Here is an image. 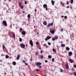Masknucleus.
I'll return each mask as SVG.
<instances>
[{
    "label": "nucleus",
    "mask_w": 76,
    "mask_h": 76,
    "mask_svg": "<svg viewBox=\"0 0 76 76\" xmlns=\"http://www.w3.org/2000/svg\"><path fill=\"white\" fill-rule=\"evenodd\" d=\"M36 44L37 45H38V44H39V43H38V42H37L36 43Z\"/></svg>",
    "instance_id": "nucleus-39"
},
{
    "label": "nucleus",
    "mask_w": 76,
    "mask_h": 76,
    "mask_svg": "<svg viewBox=\"0 0 76 76\" xmlns=\"http://www.w3.org/2000/svg\"><path fill=\"white\" fill-rule=\"evenodd\" d=\"M50 38H51V37H50L49 36H48L47 38L45 39V41H47L48 39H50Z\"/></svg>",
    "instance_id": "nucleus-4"
},
{
    "label": "nucleus",
    "mask_w": 76,
    "mask_h": 76,
    "mask_svg": "<svg viewBox=\"0 0 76 76\" xmlns=\"http://www.w3.org/2000/svg\"><path fill=\"white\" fill-rule=\"evenodd\" d=\"M53 25V23H52L51 24L49 23L48 25H47V27L48 28L50 27V26H52Z\"/></svg>",
    "instance_id": "nucleus-6"
},
{
    "label": "nucleus",
    "mask_w": 76,
    "mask_h": 76,
    "mask_svg": "<svg viewBox=\"0 0 76 76\" xmlns=\"http://www.w3.org/2000/svg\"><path fill=\"white\" fill-rule=\"evenodd\" d=\"M24 3H25V4H27V2H26V1H25Z\"/></svg>",
    "instance_id": "nucleus-42"
},
{
    "label": "nucleus",
    "mask_w": 76,
    "mask_h": 76,
    "mask_svg": "<svg viewBox=\"0 0 76 76\" xmlns=\"http://www.w3.org/2000/svg\"><path fill=\"white\" fill-rule=\"evenodd\" d=\"M74 75H75V76H76V72H74Z\"/></svg>",
    "instance_id": "nucleus-30"
},
{
    "label": "nucleus",
    "mask_w": 76,
    "mask_h": 76,
    "mask_svg": "<svg viewBox=\"0 0 76 76\" xmlns=\"http://www.w3.org/2000/svg\"><path fill=\"white\" fill-rule=\"evenodd\" d=\"M60 71H61V72H63V70H62V69H61Z\"/></svg>",
    "instance_id": "nucleus-44"
},
{
    "label": "nucleus",
    "mask_w": 76,
    "mask_h": 76,
    "mask_svg": "<svg viewBox=\"0 0 76 76\" xmlns=\"http://www.w3.org/2000/svg\"><path fill=\"white\" fill-rule=\"evenodd\" d=\"M61 31H62V32H63V29H61Z\"/></svg>",
    "instance_id": "nucleus-51"
},
{
    "label": "nucleus",
    "mask_w": 76,
    "mask_h": 76,
    "mask_svg": "<svg viewBox=\"0 0 76 76\" xmlns=\"http://www.w3.org/2000/svg\"><path fill=\"white\" fill-rule=\"evenodd\" d=\"M54 38L55 39H58V36H55Z\"/></svg>",
    "instance_id": "nucleus-21"
},
{
    "label": "nucleus",
    "mask_w": 76,
    "mask_h": 76,
    "mask_svg": "<svg viewBox=\"0 0 76 76\" xmlns=\"http://www.w3.org/2000/svg\"><path fill=\"white\" fill-rule=\"evenodd\" d=\"M61 18H64V16L63 15L61 16Z\"/></svg>",
    "instance_id": "nucleus-56"
},
{
    "label": "nucleus",
    "mask_w": 76,
    "mask_h": 76,
    "mask_svg": "<svg viewBox=\"0 0 76 76\" xmlns=\"http://www.w3.org/2000/svg\"><path fill=\"white\" fill-rule=\"evenodd\" d=\"M66 4H69V2H68V1H67V2H66Z\"/></svg>",
    "instance_id": "nucleus-48"
},
{
    "label": "nucleus",
    "mask_w": 76,
    "mask_h": 76,
    "mask_svg": "<svg viewBox=\"0 0 76 76\" xmlns=\"http://www.w3.org/2000/svg\"><path fill=\"white\" fill-rule=\"evenodd\" d=\"M38 55V52L36 53L35 54L36 56H37Z\"/></svg>",
    "instance_id": "nucleus-37"
},
{
    "label": "nucleus",
    "mask_w": 76,
    "mask_h": 76,
    "mask_svg": "<svg viewBox=\"0 0 76 76\" xmlns=\"http://www.w3.org/2000/svg\"><path fill=\"white\" fill-rule=\"evenodd\" d=\"M53 50L54 53H55L56 51V49H55L53 48Z\"/></svg>",
    "instance_id": "nucleus-23"
},
{
    "label": "nucleus",
    "mask_w": 76,
    "mask_h": 76,
    "mask_svg": "<svg viewBox=\"0 0 76 76\" xmlns=\"http://www.w3.org/2000/svg\"><path fill=\"white\" fill-rule=\"evenodd\" d=\"M42 64V63L40 62H37L36 63V65L37 66H40V65H41Z\"/></svg>",
    "instance_id": "nucleus-7"
},
{
    "label": "nucleus",
    "mask_w": 76,
    "mask_h": 76,
    "mask_svg": "<svg viewBox=\"0 0 76 76\" xmlns=\"http://www.w3.org/2000/svg\"><path fill=\"white\" fill-rule=\"evenodd\" d=\"M48 45H51V43H50V42H48Z\"/></svg>",
    "instance_id": "nucleus-43"
},
{
    "label": "nucleus",
    "mask_w": 76,
    "mask_h": 76,
    "mask_svg": "<svg viewBox=\"0 0 76 76\" xmlns=\"http://www.w3.org/2000/svg\"><path fill=\"white\" fill-rule=\"evenodd\" d=\"M20 45L22 48H25V45L21 44Z\"/></svg>",
    "instance_id": "nucleus-5"
},
{
    "label": "nucleus",
    "mask_w": 76,
    "mask_h": 76,
    "mask_svg": "<svg viewBox=\"0 0 76 76\" xmlns=\"http://www.w3.org/2000/svg\"><path fill=\"white\" fill-rule=\"evenodd\" d=\"M2 47L3 49H4V48H5V46H4V45H3Z\"/></svg>",
    "instance_id": "nucleus-31"
},
{
    "label": "nucleus",
    "mask_w": 76,
    "mask_h": 76,
    "mask_svg": "<svg viewBox=\"0 0 76 76\" xmlns=\"http://www.w3.org/2000/svg\"><path fill=\"white\" fill-rule=\"evenodd\" d=\"M36 70H37V71H39V69H36Z\"/></svg>",
    "instance_id": "nucleus-52"
},
{
    "label": "nucleus",
    "mask_w": 76,
    "mask_h": 76,
    "mask_svg": "<svg viewBox=\"0 0 76 76\" xmlns=\"http://www.w3.org/2000/svg\"><path fill=\"white\" fill-rule=\"evenodd\" d=\"M62 3H63V2L62 1L60 2L61 4H62Z\"/></svg>",
    "instance_id": "nucleus-49"
},
{
    "label": "nucleus",
    "mask_w": 76,
    "mask_h": 76,
    "mask_svg": "<svg viewBox=\"0 0 76 76\" xmlns=\"http://www.w3.org/2000/svg\"><path fill=\"white\" fill-rule=\"evenodd\" d=\"M43 46L44 47H46V46H47V45H46V44H44Z\"/></svg>",
    "instance_id": "nucleus-33"
},
{
    "label": "nucleus",
    "mask_w": 76,
    "mask_h": 76,
    "mask_svg": "<svg viewBox=\"0 0 76 76\" xmlns=\"http://www.w3.org/2000/svg\"><path fill=\"white\" fill-rule=\"evenodd\" d=\"M48 58H52V56L51 55H49L48 56Z\"/></svg>",
    "instance_id": "nucleus-24"
},
{
    "label": "nucleus",
    "mask_w": 76,
    "mask_h": 76,
    "mask_svg": "<svg viewBox=\"0 0 76 76\" xmlns=\"http://www.w3.org/2000/svg\"><path fill=\"white\" fill-rule=\"evenodd\" d=\"M11 34H13V37L14 38H15V33H11Z\"/></svg>",
    "instance_id": "nucleus-13"
},
{
    "label": "nucleus",
    "mask_w": 76,
    "mask_h": 76,
    "mask_svg": "<svg viewBox=\"0 0 76 76\" xmlns=\"http://www.w3.org/2000/svg\"><path fill=\"white\" fill-rule=\"evenodd\" d=\"M66 13H68V11H66Z\"/></svg>",
    "instance_id": "nucleus-59"
},
{
    "label": "nucleus",
    "mask_w": 76,
    "mask_h": 76,
    "mask_svg": "<svg viewBox=\"0 0 76 76\" xmlns=\"http://www.w3.org/2000/svg\"><path fill=\"white\" fill-rule=\"evenodd\" d=\"M39 68H41V66H39Z\"/></svg>",
    "instance_id": "nucleus-55"
},
{
    "label": "nucleus",
    "mask_w": 76,
    "mask_h": 76,
    "mask_svg": "<svg viewBox=\"0 0 76 76\" xmlns=\"http://www.w3.org/2000/svg\"><path fill=\"white\" fill-rule=\"evenodd\" d=\"M32 58H30V61H32Z\"/></svg>",
    "instance_id": "nucleus-47"
},
{
    "label": "nucleus",
    "mask_w": 76,
    "mask_h": 76,
    "mask_svg": "<svg viewBox=\"0 0 76 76\" xmlns=\"http://www.w3.org/2000/svg\"><path fill=\"white\" fill-rule=\"evenodd\" d=\"M69 56V57L71 56L72 55V52H70L68 53Z\"/></svg>",
    "instance_id": "nucleus-10"
},
{
    "label": "nucleus",
    "mask_w": 76,
    "mask_h": 76,
    "mask_svg": "<svg viewBox=\"0 0 76 76\" xmlns=\"http://www.w3.org/2000/svg\"><path fill=\"white\" fill-rule=\"evenodd\" d=\"M66 69H69V65L67 64H66Z\"/></svg>",
    "instance_id": "nucleus-16"
},
{
    "label": "nucleus",
    "mask_w": 76,
    "mask_h": 76,
    "mask_svg": "<svg viewBox=\"0 0 76 76\" xmlns=\"http://www.w3.org/2000/svg\"><path fill=\"white\" fill-rule=\"evenodd\" d=\"M52 62H54V58H52Z\"/></svg>",
    "instance_id": "nucleus-35"
},
{
    "label": "nucleus",
    "mask_w": 76,
    "mask_h": 76,
    "mask_svg": "<svg viewBox=\"0 0 76 76\" xmlns=\"http://www.w3.org/2000/svg\"><path fill=\"white\" fill-rule=\"evenodd\" d=\"M70 9H72V7L71 6H70Z\"/></svg>",
    "instance_id": "nucleus-53"
},
{
    "label": "nucleus",
    "mask_w": 76,
    "mask_h": 76,
    "mask_svg": "<svg viewBox=\"0 0 76 76\" xmlns=\"http://www.w3.org/2000/svg\"><path fill=\"white\" fill-rule=\"evenodd\" d=\"M73 0H71V4H73Z\"/></svg>",
    "instance_id": "nucleus-29"
},
{
    "label": "nucleus",
    "mask_w": 76,
    "mask_h": 76,
    "mask_svg": "<svg viewBox=\"0 0 76 76\" xmlns=\"http://www.w3.org/2000/svg\"><path fill=\"white\" fill-rule=\"evenodd\" d=\"M19 6L20 7H21V2H20L18 3Z\"/></svg>",
    "instance_id": "nucleus-17"
},
{
    "label": "nucleus",
    "mask_w": 76,
    "mask_h": 76,
    "mask_svg": "<svg viewBox=\"0 0 76 76\" xmlns=\"http://www.w3.org/2000/svg\"><path fill=\"white\" fill-rule=\"evenodd\" d=\"M64 18H65V19H67V17L66 16L64 17Z\"/></svg>",
    "instance_id": "nucleus-36"
},
{
    "label": "nucleus",
    "mask_w": 76,
    "mask_h": 76,
    "mask_svg": "<svg viewBox=\"0 0 76 76\" xmlns=\"http://www.w3.org/2000/svg\"><path fill=\"white\" fill-rule=\"evenodd\" d=\"M25 11H23L22 12V13H25Z\"/></svg>",
    "instance_id": "nucleus-54"
},
{
    "label": "nucleus",
    "mask_w": 76,
    "mask_h": 76,
    "mask_svg": "<svg viewBox=\"0 0 76 76\" xmlns=\"http://www.w3.org/2000/svg\"><path fill=\"white\" fill-rule=\"evenodd\" d=\"M9 56H8V55H6V56H5V58H9Z\"/></svg>",
    "instance_id": "nucleus-27"
},
{
    "label": "nucleus",
    "mask_w": 76,
    "mask_h": 76,
    "mask_svg": "<svg viewBox=\"0 0 76 76\" xmlns=\"http://www.w3.org/2000/svg\"><path fill=\"white\" fill-rule=\"evenodd\" d=\"M4 74L5 75H6V72L4 73Z\"/></svg>",
    "instance_id": "nucleus-60"
},
{
    "label": "nucleus",
    "mask_w": 76,
    "mask_h": 76,
    "mask_svg": "<svg viewBox=\"0 0 76 76\" xmlns=\"http://www.w3.org/2000/svg\"><path fill=\"white\" fill-rule=\"evenodd\" d=\"M26 47H28V45L27 44H26Z\"/></svg>",
    "instance_id": "nucleus-61"
},
{
    "label": "nucleus",
    "mask_w": 76,
    "mask_h": 76,
    "mask_svg": "<svg viewBox=\"0 0 76 76\" xmlns=\"http://www.w3.org/2000/svg\"><path fill=\"white\" fill-rule=\"evenodd\" d=\"M40 53H42V51H40Z\"/></svg>",
    "instance_id": "nucleus-57"
},
{
    "label": "nucleus",
    "mask_w": 76,
    "mask_h": 76,
    "mask_svg": "<svg viewBox=\"0 0 76 76\" xmlns=\"http://www.w3.org/2000/svg\"><path fill=\"white\" fill-rule=\"evenodd\" d=\"M40 58H42V59L44 58V56H41V57H40Z\"/></svg>",
    "instance_id": "nucleus-34"
},
{
    "label": "nucleus",
    "mask_w": 76,
    "mask_h": 76,
    "mask_svg": "<svg viewBox=\"0 0 76 76\" xmlns=\"http://www.w3.org/2000/svg\"><path fill=\"white\" fill-rule=\"evenodd\" d=\"M51 3L52 5H54V3H55V1H54L53 0H52Z\"/></svg>",
    "instance_id": "nucleus-14"
},
{
    "label": "nucleus",
    "mask_w": 76,
    "mask_h": 76,
    "mask_svg": "<svg viewBox=\"0 0 76 76\" xmlns=\"http://www.w3.org/2000/svg\"><path fill=\"white\" fill-rule=\"evenodd\" d=\"M43 7L44 8H46V10H48V7H47V5L46 4H44L43 5Z\"/></svg>",
    "instance_id": "nucleus-1"
},
{
    "label": "nucleus",
    "mask_w": 76,
    "mask_h": 76,
    "mask_svg": "<svg viewBox=\"0 0 76 76\" xmlns=\"http://www.w3.org/2000/svg\"><path fill=\"white\" fill-rule=\"evenodd\" d=\"M50 33H51V34H54V30H51L50 31Z\"/></svg>",
    "instance_id": "nucleus-12"
},
{
    "label": "nucleus",
    "mask_w": 76,
    "mask_h": 76,
    "mask_svg": "<svg viewBox=\"0 0 76 76\" xmlns=\"http://www.w3.org/2000/svg\"><path fill=\"white\" fill-rule=\"evenodd\" d=\"M22 34L23 35H25V34H26V32L24 31H23L21 32Z\"/></svg>",
    "instance_id": "nucleus-9"
},
{
    "label": "nucleus",
    "mask_w": 76,
    "mask_h": 76,
    "mask_svg": "<svg viewBox=\"0 0 76 76\" xmlns=\"http://www.w3.org/2000/svg\"><path fill=\"white\" fill-rule=\"evenodd\" d=\"M25 64L26 66H28V64H27L26 63H25Z\"/></svg>",
    "instance_id": "nucleus-41"
},
{
    "label": "nucleus",
    "mask_w": 76,
    "mask_h": 76,
    "mask_svg": "<svg viewBox=\"0 0 76 76\" xmlns=\"http://www.w3.org/2000/svg\"><path fill=\"white\" fill-rule=\"evenodd\" d=\"M34 28H36V27H35V26H34Z\"/></svg>",
    "instance_id": "nucleus-62"
},
{
    "label": "nucleus",
    "mask_w": 76,
    "mask_h": 76,
    "mask_svg": "<svg viewBox=\"0 0 76 76\" xmlns=\"http://www.w3.org/2000/svg\"><path fill=\"white\" fill-rule=\"evenodd\" d=\"M74 68H76V65H75L74 66Z\"/></svg>",
    "instance_id": "nucleus-40"
},
{
    "label": "nucleus",
    "mask_w": 76,
    "mask_h": 76,
    "mask_svg": "<svg viewBox=\"0 0 76 76\" xmlns=\"http://www.w3.org/2000/svg\"><path fill=\"white\" fill-rule=\"evenodd\" d=\"M20 55L18 54L17 57V60H19V58H20Z\"/></svg>",
    "instance_id": "nucleus-8"
},
{
    "label": "nucleus",
    "mask_w": 76,
    "mask_h": 76,
    "mask_svg": "<svg viewBox=\"0 0 76 76\" xmlns=\"http://www.w3.org/2000/svg\"><path fill=\"white\" fill-rule=\"evenodd\" d=\"M29 44L32 47H33V42H32V40H30L29 42Z\"/></svg>",
    "instance_id": "nucleus-3"
},
{
    "label": "nucleus",
    "mask_w": 76,
    "mask_h": 76,
    "mask_svg": "<svg viewBox=\"0 0 76 76\" xmlns=\"http://www.w3.org/2000/svg\"><path fill=\"white\" fill-rule=\"evenodd\" d=\"M66 8H67V9H69V6H67V7H66Z\"/></svg>",
    "instance_id": "nucleus-45"
},
{
    "label": "nucleus",
    "mask_w": 76,
    "mask_h": 76,
    "mask_svg": "<svg viewBox=\"0 0 76 76\" xmlns=\"http://www.w3.org/2000/svg\"><path fill=\"white\" fill-rule=\"evenodd\" d=\"M36 76H39V75H36Z\"/></svg>",
    "instance_id": "nucleus-63"
},
{
    "label": "nucleus",
    "mask_w": 76,
    "mask_h": 76,
    "mask_svg": "<svg viewBox=\"0 0 76 76\" xmlns=\"http://www.w3.org/2000/svg\"><path fill=\"white\" fill-rule=\"evenodd\" d=\"M23 31V29L21 28H20V32H22Z\"/></svg>",
    "instance_id": "nucleus-22"
},
{
    "label": "nucleus",
    "mask_w": 76,
    "mask_h": 76,
    "mask_svg": "<svg viewBox=\"0 0 76 76\" xmlns=\"http://www.w3.org/2000/svg\"><path fill=\"white\" fill-rule=\"evenodd\" d=\"M27 17H28V18H30L31 17V15H29V14H28V15Z\"/></svg>",
    "instance_id": "nucleus-26"
},
{
    "label": "nucleus",
    "mask_w": 76,
    "mask_h": 76,
    "mask_svg": "<svg viewBox=\"0 0 76 76\" xmlns=\"http://www.w3.org/2000/svg\"><path fill=\"white\" fill-rule=\"evenodd\" d=\"M45 63H47L48 62V61L47 60H45Z\"/></svg>",
    "instance_id": "nucleus-46"
},
{
    "label": "nucleus",
    "mask_w": 76,
    "mask_h": 76,
    "mask_svg": "<svg viewBox=\"0 0 76 76\" xmlns=\"http://www.w3.org/2000/svg\"><path fill=\"white\" fill-rule=\"evenodd\" d=\"M69 61L71 63H73V60L72 59H69Z\"/></svg>",
    "instance_id": "nucleus-11"
},
{
    "label": "nucleus",
    "mask_w": 76,
    "mask_h": 76,
    "mask_svg": "<svg viewBox=\"0 0 76 76\" xmlns=\"http://www.w3.org/2000/svg\"><path fill=\"white\" fill-rule=\"evenodd\" d=\"M43 24L45 25H47V22L45 21H44L43 22Z\"/></svg>",
    "instance_id": "nucleus-15"
},
{
    "label": "nucleus",
    "mask_w": 76,
    "mask_h": 76,
    "mask_svg": "<svg viewBox=\"0 0 76 76\" xmlns=\"http://www.w3.org/2000/svg\"><path fill=\"white\" fill-rule=\"evenodd\" d=\"M72 71H74L75 70H74V69H72Z\"/></svg>",
    "instance_id": "nucleus-58"
},
{
    "label": "nucleus",
    "mask_w": 76,
    "mask_h": 76,
    "mask_svg": "<svg viewBox=\"0 0 76 76\" xmlns=\"http://www.w3.org/2000/svg\"><path fill=\"white\" fill-rule=\"evenodd\" d=\"M2 23L4 26H7V22H6L5 20L3 21L2 22Z\"/></svg>",
    "instance_id": "nucleus-2"
},
{
    "label": "nucleus",
    "mask_w": 76,
    "mask_h": 76,
    "mask_svg": "<svg viewBox=\"0 0 76 76\" xmlns=\"http://www.w3.org/2000/svg\"><path fill=\"white\" fill-rule=\"evenodd\" d=\"M75 56L76 57V53H75Z\"/></svg>",
    "instance_id": "nucleus-64"
},
{
    "label": "nucleus",
    "mask_w": 76,
    "mask_h": 76,
    "mask_svg": "<svg viewBox=\"0 0 76 76\" xmlns=\"http://www.w3.org/2000/svg\"><path fill=\"white\" fill-rule=\"evenodd\" d=\"M23 61V63H26V61H25V60H23V61Z\"/></svg>",
    "instance_id": "nucleus-32"
},
{
    "label": "nucleus",
    "mask_w": 76,
    "mask_h": 76,
    "mask_svg": "<svg viewBox=\"0 0 76 76\" xmlns=\"http://www.w3.org/2000/svg\"><path fill=\"white\" fill-rule=\"evenodd\" d=\"M66 50H70V48L68 47H66Z\"/></svg>",
    "instance_id": "nucleus-20"
},
{
    "label": "nucleus",
    "mask_w": 76,
    "mask_h": 76,
    "mask_svg": "<svg viewBox=\"0 0 76 76\" xmlns=\"http://www.w3.org/2000/svg\"><path fill=\"white\" fill-rule=\"evenodd\" d=\"M21 9H23V6L22 5L21 6Z\"/></svg>",
    "instance_id": "nucleus-38"
},
{
    "label": "nucleus",
    "mask_w": 76,
    "mask_h": 76,
    "mask_svg": "<svg viewBox=\"0 0 76 76\" xmlns=\"http://www.w3.org/2000/svg\"><path fill=\"white\" fill-rule=\"evenodd\" d=\"M61 47H65V44H62L61 45Z\"/></svg>",
    "instance_id": "nucleus-18"
},
{
    "label": "nucleus",
    "mask_w": 76,
    "mask_h": 76,
    "mask_svg": "<svg viewBox=\"0 0 76 76\" xmlns=\"http://www.w3.org/2000/svg\"><path fill=\"white\" fill-rule=\"evenodd\" d=\"M35 11V12H37V9H35V11Z\"/></svg>",
    "instance_id": "nucleus-50"
},
{
    "label": "nucleus",
    "mask_w": 76,
    "mask_h": 76,
    "mask_svg": "<svg viewBox=\"0 0 76 76\" xmlns=\"http://www.w3.org/2000/svg\"><path fill=\"white\" fill-rule=\"evenodd\" d=\"M16 64V63L15 61L12 63V64H13V65H14V66H15Z\"/></svg>",
    "instance_id": "nucleus-19"
},
{
    "label": "nucleus",
    "mask_w": 76,
    "mask_h": 76,
    "mask_svg": "<svg viewBox=\"0 0 76 76\" xmlns=\"http://www.w3.org/2000/svg\"><path fill=\"white\" fill-rule=\"evenodd\" d=\"M19 41L20 42H22V38H20L19 39Z\"/></svg>",
    "instance_id": "nucleus-28"
},
{
    "label": "nucleus",
    "mask_w": 76,
    "mask_h": 76,
    "mask_svg": "<svg viewBox=\"0 0 76 76\" xmlns=\"http://www.w3.org/2000/svg\"><path fill=\"white\" fill-rule=\"evenodd\" d=\"M55 40H56L55 38L53 37H52V41H55Z\"/></svg>",
    "instance_id": "nucleus-25"
}]
</instances>
